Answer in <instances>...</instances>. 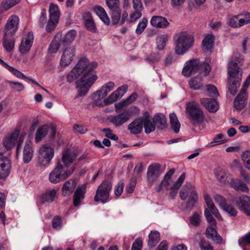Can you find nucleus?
I'll list each match as a JSON object with an SVG mask.
<instances>
[{
	"label": "nucleus",
	"mask_w": 250,
	"mask_h": 250,
	"mask_svg": "<svg viewBox=\"0 0 250 250\" xmlns=\"http://www.w3.org/2000/svg\"><path fill=\"white\" fill-rule=\"evenodd\" d=\"M77 71L76 68H75L74 67L72 69L67 76V82L71 83L81 75V74L78 72H77Z\"/></svg>",
	"instance_id": "nucleus-58"
},
{
	"label": "nucleus",
	"mask_w": 250,
	"mask_h": 250,
	"mask_svg": "<svg viewBox=\"0 0 250 250\" xmlns=\"http://www.w3.org/2000/svg\"><path fill=\"white\" fill-rule=\"evenodd\" d=\"M150 24L152 26L159 28H165L169 25L166 18L159 16H153L150 20Z\"/></svg>",
	"instance_id": "nucleus-28"
},
{
	"label": "nucleus",
	"mask_w": 250,
	"mask_h": 250,
	"mask_svg": "<svg viewBox=\"0 0 250 250\" xmlns=\"http://www.w3.org/2000/svg\"><path fill=\"white\" fill-rule=\"evenodd\" d=\"M189 85L191 88L194 90L200 89L202 86V78L200 75L191 79L189 81Z\"/></svg>",
	"instance_id": "nucleus-44"
},
{
	"label": "nucleus",
	"mask_w": 250,
	"mask_h": 250,
	"mask_svg": "<svg viewBox=\"0 0 250 250\" xmlns=\"http://www.w3.org/2000/svg\"><path fill=\"white\" fill-rule=\"evenodd\" d=\"M11 36H4L3 39V46L5 49L8 52H11L15 46V40L13 38H10Z\"/></svg>",
	"instance_id": "nucleus-37"
},
{
	"label": "nucleus",
	"mask_w": 250,
	"mask_h": 250,
	"mask_svg": "<svg viewBox=\"0 0 250 250\" xmlns=\"http://www.w3.org/2000/svg\"><path fill=\"white\" fill-rule=\"evenodd\" d=\"M240 26H242L245 24L250 23V13H246L238 15Z\"/></svg>",
	"instance_id": "nucleus-54"
},
{
	"label": "nucleus",
	"mask_w": 250,
	"mask_h": 250,
	"mask_svg": "<svg viewBox=\"0 0 250 250\" xmlns=\"http://www.w3.org/2000/svg\"><path fill=\"white\" fill-rule=\"evenodd\" d=\"M111 11V20L113 24L119 23L121 17V10L120 8L110 10Z\"/></svg>",
	"instance_id": "nucleus-46"
},
{
	"label": "nucleus",
	"mask_w": 250,
	"mask_h": 250,
	"mask_svg": "<svg viewBox=\"0 0 250 250\" xmlns=\"http://www.w3.org/2000/svg\"><path fill=\"white\" fill-rule=\"evenodd\" d=\"M198 200V194L193 188L190 192L189 198L186 203L187 208L192 209L194 205L197 202Z\"/></svg>",
	"instance_id": "nucleus-39"
},
{
	"label": "nucleus",
	"mask_w": 250,
	"mask_h": 250,
	"mask_svg": "<svg viewBox=\"0 0 250 250\" xmlns=\"http://www.w3.org/2000/svg\"><path fill=\"white\" fill-rule=\"evenodd\" d=\"M49 131L51 134L50 139L53 140L56 136V130L55 127L54 126L49 127L46 125L41 126L36 131L35 137V142L38 143L41 141Z\"/></svg>",
	"instance_id": "nucleus-10"
},
{
	"label": "nucleus",
	"mask_w": 250,
	"mask_h": 250,
	"mask_svg": "<svg viewBox=\"0 0 250 250\" xmlns=\"http://www.w3.org/2000/svg\"><path fill=\"white\" fill-rule=\"evenodd\" d=\"M186 177L185 173H183L180 177L178 178L177 181L174 183L173 186L171 187V189H178L180 188L182 183H183Z\"/></svg>",
	"instance_id": "nucleus-57"
},
{
	"label": "nucleus",
	"mask_w": 250,
	"mask_h": 250,
	"mask_svg": "<svg viewBox=\"0 0 250 250\" xmlns=\"http://www.w3.org/2000/svg\"><path fill=\"white\" fill-rule=\"evenodd\" d=\"M77 182L76 179H71L65 182L62 187V194L63 196L69 197L74 191Z\"/></svg>",
	"instance_id": "nucleus-24"
},
{
	"label": "nucleus",
	"mask_w": 250,
	"mask_h": 250,
	"mask_svg": "<svg viewBox=\"0 0 250 250\" xmlns=\"http://www.w3.org/2000/svg\"><path fill=\"white\" fill-rule=\"evenodd\" d=\"M34 149L33 144L30 141L25 142L23 150V161L27 164L32 160L33 156Z\"/></svg>",
	"instance_id": "nucleus-27"
},
{
	"label": "nucleus",
	"mask_w": 250,
	"mask_h": 250,
	"mask_svg": "<svg viewBox=\"0 0 250 250\" xmlns=\"http://www.w3.org/2000/svg\"><path fill=\"white\" fill-rule=\"evenodd\" d=\"M49 19L59 21L60 12L58 6L57 4L51 3L49 9Z\"/></svg>",
	"instance_id": "nucleus-42"
},
{
	"label": "nucleus",
	"mask_w": 250,
	"mask_h": 250,
	"mask_svg": "<svg viewBox=\"0 0 250 250\" xmlns=\"http://www.w3.org/2000/svg\"><path fill=\"white\" fill-rule=\"evenodd\" d=\"M201 223L200 215L196 212L189 217V224L194 227H198Z\"/></svg>",
	"instance_id": "nucleus-53"
},
{
	"label": "nucleus",
	"mask_w": 250,
	"mask_h": 250,
	"mask_svg": "<svg viewBox=\"0 0 250 250\" xmlns=\"http://www.w3.org/2000/svg\"><path fill=\"white\" fill-rule=\"evenodd\" d=\"M204 215L206 217V219H207V222L208 223H209L212 226L215 227L216 225V222L208 209H205Z\"/></svg>",
	"instance_id": "nucleus-56"
},
{
	"label": "nucleus",
	"mask_w": 250,
	"mask_h": 250,
	"mask_svg": "<svg viewBox=\"0 0 250 250\" xmlns=\"http://www.w3.org/2000/svg\"><path fill=\"white\" fill-rule=\"evenodd\" d=\"M52 227L56 229H60L62 227V220L59 216H55L52 221Z\"/></svg>",
	"instance_id": "nucleus-61"
},
{
	"label": "nucleus",
	"mask_w": 250,
	"mask_h": 250,
	"mask_svg": "<svg viewBox=\"0 0 250 250\" xmlns=\"http://www.w3.org/2000/svg\"><path fill=\"white\" fill-rule=\"evenodd\" d=\"M6 82L9 84L11 88L16 91L20 92L24 89V85L21 83L11 81H7Z\"/></svg>",
	"instance_id": "nucleus-50"
},
{
	"label": "nucleus",
	"mask_w": 250,
	"mask_h": 250,
	"mask_svg": "<svg viewBox=\"0 0 250 250\" xmlns=\"http://www.w3.org/2000/svg\"><path fill=\"white\" fill-rule=\"evenodd\" d=\"M76 35L77 33L75 30H71L65 34L62 40L61 39V42L63 44L71 43L75 39Z\"/></svg>",
	"instance_id": "nucleus-45"
},
{
	"label": "nucleus",
	"mask_w": 250,
	"mask_h": 250,
	"mask_svg": "<svg viewBox=\"0 0 250 250\" xmlns=\"http://www.w3.org/2000/svg\"><path fill=\"white\" fill-rule=\"evenodd\" d=\"M75 54V48L74 46L66 48L62 56L60 64L63 67L68 66L72 62Z\"/></svg>",
	"instance_id": "nucleus-17"
},
{
	"label": "nucleus",
	"mask_w": 250,
	"mask_h": 250,
	"mask_svg": "<svg viewBox=\"0 0 250 250\" xmlns=\"http://www.w3.org/2000/svg\"><path fill=\"white\" fill-rule=\"evenodd\" d=\"M186 113L191 125L199 126L204 122L205 115L198 104L194 101L186 103Z\"/></svg>",
	"instance_id": "nucleus-3"
},
{
	"label": "nucleus",
	"mask_w": 250,
	"mask_h": 250,
	"mask_svg": "<svg viewBox=\"0 0 250 250\" xmlns=\"http://www.w3.org/2000/svg\"><path fill=\"white\" fill-rule=\"evenodd\" d=\"M112 188V183L108 181H103L98 187L94 197L96 202L101 201L105 203L109 196V193Z\"/></svg>",
	"instance_id": "nucleus-8"
},
{
	"label": "nucleus",
	"mask_w": 250,
	"mask_h": 250,
	"mask_svg": "<svg viewBox=\"0 0 250 250\" xmlns=\"http://www.w3.org/2000/svg\"><path fill=\"white\" fill-rule=\"evenodd\" d=\"M77 157V154L76 152L66 148L62 152L61 160H59L57 163H61L62 167H65V169H70L69 166Z\"/></svg>",
	"instance_id": "nucleus-11"
},
{
	"label": "nucleus",
	"mask_w": 250,
	"mask_h": 250,
	"mask_svg": "<svg viewBox=\"0 0 250 250\" xmlns=\"http://www.w3.org/2000/svg\"><path fill=\"white\" fill-rule=\"evenodd\" d=\"M94 11L100 19L106 24L108 25L110 22L109 18L105 10L102 6L97 5L95 6Z\"/></svg>",
	"instance_id": "nucleus-33"
},
{
	"label": "nucleus",
	"mask_w": 250,
	"mask_h": 250,
	"mask_svg": "<svg viewBox=\"0 0 250 250\" xmlns=\"http://www.w3.org/2000/svg\"><path fill=\"white\" fill-rule=\"evenodd\" d=\"M170 185V180L164 178L159 186L156 188V191L157 192H160L163 188H165L166 190L171 189Z\"/></svg>",
	"instance_id": "nucleus-51"
},
{
	"label": "nucleus",
	"mask_w": 250,
	"mask_h": 250,
	"mask_svg": "<svg viewBox=\"0 0 250 250\" xmlns=\"http://www.w3.org/2000/svg\"><path fill=\"white\" fill-rule=\"evenodd\" d=\"M160 175V166L155 164L149 166L147 171V179L148 181L152 183L155 181Z\"/></svg>",
	"instance_id": "nucleus-22"
},
{
	"label": "nucleus",
	"mask_w": 250,
	"mask_h": 250,
	"mask_svg": "<svg viewBox=\"0 0 250 250\" xmlns=\"http://www.w3.org/2000/svg\"><path fill=\"white\" fill-rule=\"evenodd\" d=\"M124 188V183L123 181H120L114 187V193L115 195L117 197H119L121 195L123 192Z\"/></svg>",
	"instance_id": "nucleus-59"
},
{
	"label": "nucleus",
	"mask_w": 250,
	"mask_h": 250,
	"mask_svg": "<svg viewBox=\"0 0 250 250\" xmlns=\"http://www.w3.org/2000/svg\"><path fill=\"white\" fill-rule=\"evenodd\" d=\"M174 41L175 53L183 55L193 46L194 39L192 35L186 32H181L174 36Z\"/></svg>",
	"instance_id": "nucleus-4"
},
{
	"label": "nucleus",
	"mask_w": 250,
	"mask_h": 250,
	"mask_svg": "<svg viewBox=\"0 0 250 250\" xmlns=\"http://www.w3.org/2000/svg\"><path fill=\"white\" fill-rule=\"evenodd\" d=\"M241 158L244 166L250 171V150L244 152Z\"/></svg>",
	"instance_id": "nucleus-47"
},
{
	"label": "nucleus",
	"mask_w": 250,
	"mask_h": 250,
	"mask_svg": "<svg viewBox=\"0 0 250 250\" xmlns=\"http://www.w3.org/2000/svg\"><path fill=\"white\" fill-rule=\"evenodd\" d=\"M83 19L86 29L92 33H95L96 31V27L90 13L87 11L84 12Z\"/></svg>",
	"instance_id": "nucleus-29"
},
{
	"label": "nucleus",
	"mask_w": 250,
	"mask_h": 250,
	"mask_svg": "<svg viewBox=\"0 0 250 250\" xmlns=\"http://www.w3.org/2000/svg\"><path fill=\"white\" fill-rule=\"evenodd\" d=\"M114 87V83L112 82H109L104 85L100 90L97 91L93 95L95 103L96 104V101L100 102L101 98H104L113 89Z\"/></svg>",
	"instance_id": "nucleus-18"
},
{
	"label": "nucleus",
	"mask_w": 250,
	"mask_h": 250,
	"mask_svg": "<svg viewBox=\"0 0 250 250\" xmlns=\"http://www.w3.org/2000/svg\"><path fill=\"white\" fill-rule=\"evenodd\" d=\"M239 244L241 247H245L246 245L250 244V232L247 233L243 237L239 239ZM243 250H247L246 248H244Z\"/></svg>",
	"instance_id": "nucleus-55"
},
{
	"label": "nucleus",
	"mask_w": 250,
	"mask_h": 250,
	"mask_svg": "<svg viewBox=\"0 0 250 250\" xmlns=\"http://www.w3.org/2000/svg\"><path fill=\"white\" fill-rule=\"evenodd\" d=\"M57 190L55 189L47 190L41 197V201L43 203L44 202H51L54 201L56 195Z\"/></svg>",
	"instance_id": "nucleus-36"
},
{
	"label": "nucleus",
	"mask_w": 250,
	"mask_h": 250,
	"mask_svg": "<svg viewBox=\"0 0 250 250\" xmlns=\"http://www.w3.org/2000/svg\"><path fill=\"white\" fill-rule=\"evenodd\" d=\"M20 0H3L0 4V15L3 14L10 8L20 2Z\"/></svg>",
	"instance_id": "nucleus-34"
},
{
	"label": "nucleus",
	"mask_w": 250,
	"mask_h": 250,
	"mask_svg": "<svg viewBox=\"0 0 250 250\" xmlns=\"http://www.w3.org/2000/svg\"><path fill=\"white\" fill-rule=\"evenodd\" d=\"M73 129L75 133L80 134H84L88 130L85 126L78 124L74 125L73 126Z\"/></svg>",
	"instance_id": "nucleus-62"
},
{
	"label": "nucleus",
	"mask_w": 250,
	"mask_h": 250,
	"mask_svg": "<svg viewBox=\"0 0 250 250\" xmlns=\"http://www.w3.org/2000/svg\"><path fill=\"white\" fill-rule=\"evenodd\" d=\"M193 187L190 183H186L182 188L179 193V196L181 200H185Z\"/></svg>",
	"instance_id": "nucleus-41"
},
{
	"label": "nucleus",
	"mask_w": 250,
	"mask_h": 250,
	"mask_svg": "<svg viewBox=\"0 0 250 250\" xmlns=\"http://www.w3.org/2000/svg\"><path fill=\"white\" fill-rule=\"evenodd\" d=\"M143 124L142 118H137L128 125L127 129L132 134H139L143 130Z\"/></svg>",
	"instance_id": "nucleus-23"
},
{
	"label": "nucleus",
	"mask_w": 250,
	"mask_h": 250,
	"mask_svg": "<svg viewBox=\"0 0 250 250\" xmlns=\"http://www.w3.org/2000/svg\"><path fill=\"white\" fill-rule=\"evenodd\" d=\"M233 202L241 211L250 216V198L248 196H240L236 198Z\"/></svg>",
	"instance_id": "nucleus-16"
},
{
	"label": "nucleus",
	"mask_w": 250,
	"mask_h": 250,
	"mask_svg": "<svg viewBox=\"0 0 250 250\" xmlns=\"http://www.w3.org/2000/svg\"><path fill=\"white\" fill-rule=\"evenodd\" d=\"M86 184H83L79 186L73 195V205L75 207L79 206L81 202L84 198L85 194L86 192Z\"/></svg>",
	"instance_id": "nucleus-20"
},
{
	"label": "nucleus",
	"mask_w": 250,
	"mask_h": 250,
	"mask_svg": "<svg viewBox=\"0 0 250 250\" xmlns=\"http://www.w3.org/2000/svg\"><path fill=\"white\" fill-rule=\"evenodd\" d=\"M168 40V36L167 35H162L157 39V45L159 50H162L165 47Z\"/></svg>",
	"instance_id": "nucleus-48"
},
{
	"label": "nucleus",
	"mask_w": 250,
	"mask_h": 250,
	"mask_svg": "<svg viewBox=\"0 0 250 250\" xmlns=\"http://www.w3.org/2000/svg\"><path fill=\"white\" fill-rule=\"evenodd\" d=\"M61 44H63L61 42V38L56 37L49 45L48 52L51 54L56 53L60 47Z\"/></svg>",
	"instance_id": "nucleus-40"
},
{
	"label": "nucleus",
	"mask_w": 250,
	"mask_h": 250,
	"mask_svg": "<svg viewBox=\"0 0 250 250\" xmlns=\"http://www.w3.org/2000/svg\"><path fill=\"white\" fill-rule=\"evenodd\" d=\"M153 121L155 125L160 129H163L167 127V122L166 116L162 113H158L154 115Z\"/></svg>",
	"instance_id": "nucleus-32"
},
{
	"label": "nucleus",
	"mask_w": 250,
	"mask_h": 250,
	"mask_svg": "<svg viewBox=\"0 0 250 250\" xmlns=\"http://www.w3.org/2000/svg\"><path fill=\"white\" fill-rule=\"evenodd\" d=\"M106 3L110 10L120 8L119 0H106Z\"/></svg>",
	"instance_id": "nucleus-60"
},
{
	"label": "nucleus",
	"mask_w": 250,
	"mask_h": 250,
	"mask_svg": "<svg viewBox=\"0 0 250 250\" xmlns=\"http://www.w3.org/2000/svg\"><path fill=\"white\" fill-rule=\"evenodd\" d=\"M215 175L217 180L223 184H228L231 181L232 177L231 174L221 168H217L214 171Z\"/></svg>",
	"instance_id": "nucleus-25"
},
{
	"label": "nucleus",
	"mask_w": 250,
	"mask_h": 250,
	"mask_svg": "<svg viewBox=\"0 0 250 250\" xmlns=\"http://www.w3.org/2000/svg\"><path fill=\"white\" fill-rule=\"evenodd\" d=\"M200 248L203 250H214L209 243L206 241L205 239H201L200 242Z\"/></svg>",
	"instance_id": "nucleus-64"
},
{
	"label": "nucleus",
	"mask_w": 250,
	"mask_h": 250,
	"mask_svg": "<svg viewBox=\"0 0 250 250\" xmlns=\"http://www.w3.org/2000/svg\"><path fill=\"white\" fill-rule=\"evenodd\" d=\"M129 118L130 115L129 113L125 111L122 113L111 116L109 121L115 126L119 127L126 123Z\"/></svg>",
	"instance_id": "nucleus-21"
},
{
	"label": "nucleus",
	"mask_w": 250,
	"mask_h": 250,
	"mask_svg": "<svg viewBox=\"0 0 250 250\" xmlns=\"http://www.w3.org/2000/svg\"><path fill=\"white\" fill-rule=\"evenodd\" d=\"M77 72L82 75L81 79L76 82L78 95L76 98L84 96L90 87L97 80L96 75L92 74V68L89 66V61L86 58L81 59L74 67Z\"/></svg>",
	"instance_id": "nucleus-1"
},
{
	"label": "nucleus",
	"mask_w": 250,
	"mask_h": 250,
	"mask_svg": "<svg viewBox=\"0 0 250 250\" xmlns=\"http://www.w3.org/2000/svg\"><path fill=\"white\" fill-rule=\"evenodd\" d=\"M147 20L146 18H143L138 23L135 32L137 35L141 34L146 27Z\"/></svg>",
	"instance_id": "nucleus-52"
},
{
	"label": "nucleus",
	"mask_w": 250,
	"mask_h": 250,
	"mask_svg": "<svg viewBox=\"0 0 250 250\" xmlns=\"http://www.w3.org/2000/svg\"><path fill=\"white\" fill-rule=\"evenodd\" d=\"M201 104L209 112H215L218 109L217 102L214 99L203 98L200 100Z\"/></svg>",
	"instance_id": "nucleus-30"
},
{
	"label": "nucleus",
	"mask_w": 250,
	"mask_h": 250,
	"mask_svg": "<svg viewBox=\"0 0 250 250\" xmlns=\"http://www.w3.org/2000/svg\"><path fill=\"white\" fill-rule=\"evenodd\" d=\"M19 131L18 130H15L11 134L6 136L3 140V145L7 150H11L16 144L17 155L20 151V146L22 144L23 139V135H21L19 138Z\"/></svg>",
	"instance_id": "nucleus-7"
},
{
	"label": "nucleus",
	"mask_w": 250,
	"mask_h": 250,
	"mask_svg": "<svg viewBox=\"0 0 250 250\" xmlns=\"http://www.w3.org/2000/svg\"><path fill=\"white\" fill-rule=\"evenodd\" d=\"M214 43V36L208 34L204 37L202 42V47L205 52H212Z\"/></svg>",
	"instance_id": "nucleus-31"
},
{
	"label": "nucleus",
	"mask_w": 250,
	"mask_h": 250,
	"mask_svg": "<svg viewBox=\"0 0 250 250\" xmlns=\"http://www.w3.org/2000/svg\"><path fill=\"white\" fill-rule=\"evenodd\" d=\"M160 240V235L156 230L151 231L148 235V246L150 248L155 247Z\"/></svg>",
	"instance_id": "nucleus-35"
},
{
	"label": "nucleus",
	"mask_w": 250,
	"mask_h": 250,
	"mask_svg": "<svg viewBox=\"0 0 250 250\" xmlns=\"http://www.w3.org/2000/svg\"><path fill=\"white\" fill-rule=\"evenodd\" d=\"M143 126H144L145 131L146 134H148L154 131L156 127L154 121L151 122L150 120L144 122Z\"/></svg>",
	"instance_id": "nucleus-49"
},
{
	"label": "nucleus",
	"mask_w": 250,
	"mask_h": 250,
	"mask_svg": "<svg viewBox=\"0 0 250 250\" xmlns=\"http://www.w3.org/2000/svg\"><path fill=\"white\" fill-rule=\"evenodd\" d=\"M229 82L228 87L232 95L236 94L242 78V69L238 66L237 63L230 61L228 64Z\"/></svg>",
	"instance_id": "nucleus-2"
},
{
	"label": "nucleus",
	"mask_w": 250,
	"mask_h": 250,
	"mask_svg": "<svg viewBox=\"0 0 250 250\" xmlns=\"http://www.w3.org/2000/svg\"><path fill=\"white\" fill-rule=\"evenodd\" d=\"M33 40V34L31 32L28 33L23 37L19 47L20 53L23 54L28 53L32 45Z\"/></svg>",
	"instance_id": "nucleus-19"
},
{
	"label": "nucleus",
	"mask_w": 250,
	"mask_h": 250,
	"mask_svg": "<svg viewBox=\"0 0 250 250\" xmlns=\"http://www.w3.org/2000/svg\"><path fill=\"white\" fill-rule=\"evenodd\" d=\"M247 89L245 87H243L234 100L233 105L234 108L237 110L243 109L247 104Z\"/></svg>",
	"instance_id": "nucleus-13"
},
{
	"label": "nucleus",
	"mask_w": 250,
	"mask_h": 250,
	"mask_svg": "<svg viewBox=\"0 0 250 250\" xmlns=\"http://www.w3.org/2000/svg\"><path fill=\"white\" fill-rule=\"evenodd\" d=\"M127 86L124 85L119 87L109 96L108 98L104 99L103 102L96 101V105L100 106H104L112 104L117 100L119 97L124 95L127 89Z\"/></svg>",
	"instance_id": "nucleus-9"
},
{
	"label": "nucleus",
	"mask_w": 250,
	"mask_h": 250,
	"mask_svg": "<svg viewBox=\"0 0 250 250\" xmlns=\"http://www.w3.org/2000/svg\"><path fill=\"white\" fill-rule=\"evenodd\" d=\"M11 169V161L6 156L0 157V179H5L10 174Z\"/></svg>",
	"instance_id": "nucleus-14"
},
{
	"label": "nucleus",
	"mask_w": 250,
	"mask_h": 250,
	"mask_svg": "<svg viewBox=\"0 0 250 250\" xmlns=\"http://www.w3.org/2000/svg\"><path fill=\"white\" fill-rule=\"evenodd\" d=\"M207 90L209 96L216 97L219 95L217 88L213 85L209 84L207 85Z\"/></svg>",
	"instance_id": "nucleus-63"
},
{
	"label": "nucleus",
	"mask_w": 250,
	"mask_h": 250,
	"mask_svg": "<svg viewBox=\"0 0 250 250\" xmlns=\"http://www.w3.org/2000/svg\"><path fill=\"white\" fill-rule=\"evenodd\" d=\"M201 67L200 61L198 59H192L188 61L182 70L184 76L189 77L196 73Z\"/></svg>",
	"instance_id": "nucleus-12"
},
{
	"label": "nucleus",
	"mask_w": 250,
	"mask_h": 250,
	"mask_svg": "<svg viewBox=\"0 0 250 250\" xmlns=\"http://www.w3.org/2000/svg\"><path fill=\"white\" fill-rule=\"evenodd\" d=\"M54 156V149L48 145H44L38 150L37 163L40 167H47L50 164Z\"/></svg>",
	"instance_id": "nucleus-6"
},
{
	"label": "nucleus",
	"mask_w": 250,
	"mask_h": 250,
	"mask_svg": "<svg viewBox=\"0 0 250 250\" xmlns=\"http://www.w3.org/2000/svg\"><path fill=\"white\" fill-rule=\"evenodd\" d=\"M19 18L15 15L11 16L8 19L5 25L6 36H12L17 31L19 25Z\"/></svg>",
	"instance_id": "nucleus-15"
},
{
	"label": "nucleus",
	"mask_w": 250,
	"mask_h": 250,
	"mask_svg": "<svg viewBox=\"0 0 250 250\" xmlns=\"http://www.w3.org/2000/svg\"><path fill=\"white\" fill-rule=\"evenodd\" d=\"M229 186L237 191L249 192V187L243 181L238 178H232L229 182Z\"/></svg>",
	"instance_id": "nucleus-26"
},
{
	"label": "nucleus",
	"mask_w": 250,
	"mask_h": 250,
	"mask_svg": "<svg viewBox=\"0 0 250 250\" xmlns=\"http://www.w3.org/2000/svg\"><path fill=\"white\" fill-rule=\"evenodd\" d=\"M224 135L222 133L218 134L215 137L213 138L212 141L208 143L207 145V147H210L221 145L227 142L226 139H222Z\"/></svg>",
	"instance_id": "nucleus-43"
},
{
	"label": "nucleus",
	"mask_w": 250,
	"mask_h": 250,
	"mask_svg": "<svg viewBox=\"0 0 250 250\" xmlns=\"http://www.w3.org/2000/svg\"><path fill=\"white\" fill-rule=\"evenodd\" d=\"M74 170V167H70V169H65V167H62L61 163H57L55 167L49 174V180L53 184L59 183L69 177Z\"/></svg>",
	"instance_id": "nucleus-5"
},
{
	"label": "nucleus",
	"mask_w": 250,
	"mask_h": 250,
	"mask_svg": "<svg viewBox=\"0 0 250 250\" xmlns=\"http://www.w3.org/2000/svg\"><path fill=\"white\" fill-rule=\"evenodd\" d=\"M169 119L171 127L172 130L175 133H178L179 132L181 125L177 116L174 113H171L169 114Z\"/></svg>",
	"instance_id": "nucleus-38"
}]
</instances>
